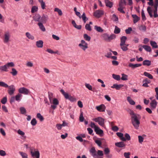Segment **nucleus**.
Returning a JSON list of instances; mask_svg holds the SVG:
<instances>
[{
  "label": "nucleus",
  "mask_w": 158,
  "mask_h": 158,
  "mask_svg": "<svg viewBox=\"0 0 158 158\" xmlns=\"http://www.w3.org/2000/svg\"><path fill=\"white\" fill-rule=\"evenodd\" d=\"M130 114L131 116V123L134 127L136 129H138L139 127L140 122V119L141 118V116L139 114H135L132 110H131Z\"/></svg>",
  "instance_id": "f257e3e1"
},
{
  "label": "nucleus",
  "mask_w": 158,
  "mask_h": 158,
  "mask_svg": "<svg viewBox=\"0 0 158 158\" xmlns=\"http://www.w3.org/2000/svg\"><path fill=\"white\" fill-rule=\"evenodd\" d=\"M33 20L35 22L46 23L48 19V16L47 15H43L41 16L39 14H36L33 17Z\"/></svg>",
  "instance_id": "f03ea898"
},
{
  "label": "nucleus",
  "mask_w": 158,
  "mask_h": 158,
  "mask_svg": "<svg viewBox=\"0 0 158 158\" xmlns=\"http://www.w3.org/2000/svg\"><path fill=\"white\" fill-rule=\"evenodd\" d=\"M90 152L94 158H102V156L103 155V153L102 151L98 150L97 152L95 148L93 147L90 149Z\"/></svg>",
  "instance_id": "7ed1b4c3"
},
{
  "label": "nucleus",
  "mask_w": 158,
  "mask_h": 158,
  "mask_svg": "<svg viewBox=\"0 0 158 158\" xmlns=\"http://www.w3.org/2000/svg\"><path fill=\"white\" fill-rule=\"evenodd\" d=\"M60 91L66 99L69 100L71 102L76 101V98L69 94L68 93H65L63 89H60Z\"/></svg>",
  "instance_id": "20e7f679"
},
{
  "label": "nucleus",
  "mask_w": 158,
  "mask_h": 158,
  "mask_svg": "<svg viewBox=\"0 0 158 158\" xmlns=\"http://www.w3.org/2000/svg\"><path fill=\"white\" fill-rule=\"evenodd\" d=\"M93 120L98 123V124L101 126H103L104 124L105 120L101 117H98L94 118Z\"/></svg>",
  "instance_id": "39448f33"
},
{
  "label": "nucleus",
  "mask_w": 158,
  "mask_h": 158,
  "mask_svg": "<svg viewBox=\"0 0 158 158\" xmlns=\"http://www.w3.org/2000/svg\"><path fill=\"white\" fill-rule=\"evenodd\" d=\"M10 33L8 31L6 32L4 35V37L3 38V42L5 43H7L10 40Z\"/></svg>",
  "instance_id": "423d86ee"
},
{
  "label": "nucleus",
  "mask_w": 158,
  "mask_h": 158,
  "mask_svg": "<svg viewBox=\"0 0 158 158\" xmlns=\"http://www.w3.org/2000/svg\"><path fill=\"white\" fill-rule=\"evenodd\" d=\"M9 88L8 90V93L10 95H12L14 94L15 90V88L13 85H11L9 86L8 87Z\"/></svg>",
  "instance_id": "0eeeda50"
},
{
  "label": "nucleus",
  "mask_w": 158,
  "mask_h": 158,
  "mask_svg": "<svg viewBox=\"0 0 158 158\" xmlns=\"http://www.w3.org/2000/svg\"><path fill=\"white\" fill-rule=\"evenodd\" d=\"M19 92L21 94H22L25 95H27L28 94L29 91V90L25 87H21L19 89Z\"/></svg>",
  "instance_id": "6e6552de"
},
{
  "label": "nucleus",
  "mask_w": 158,
  "mask_h": 158,
  "mask_svg": "<svg viewBox=\"0 0 158 158\" xmlns=\"http://www.w3.org/2000/svg\"><path fill=\"white\" fill-rule=\"evenodd\" d=\"M103 14V11L102 10H98L94 12V15L96 17L99 18L101 17Z\"/></svg>",
  "instance_id": "1a4fd4ad"
},
{
  "label": "nucleus",
  "mask_w": 158,
  "mask_h": 158,
  "mask_svg": "<svg viewBox=\"0 0 158 158\" xmlns=\"http://www.w3.org/2000/svg\"><path fill=\"white\" fill-rule=\"evenodd\" d=\"M156 3L154 4V8L155 10H154V16L155 18L158 17V15L157 14V7L158 6V1H156Z\"/></svg>",
  "instance_id": "9d476101"
},
{
  "label": "nucleus",
  "mask_w": 158,
  "mask_h": 158,
  "mask_svg": "<svg viewBox=\"0 0 158 158\" xmlns=\"http://www.w3.org/2000/svg\"><path fill=\"white\" fill-rule=\"evenodd\" d=\"M94 131L96 134L99 135L101 136H102L103 135V131L102 130L100 129L98 126L95 128Z\"/></svg>",
  "instance_id": "9b49d317"
},
{
  "label": "nucleus",
  "mask_w": 158,
  "mask_h": 158,
  "mask_svg": "<svg viewBox=\"0 0 158 158\" xmlns=\"http://www.w3.org/2000/svg\"><path fill=\"white\" fill-rule=\"evenodd\" d=\"M96 109L98 110L100 112H104L105 111L106 106L104 104H102L100 105L97 106Z\"/></svg>",
  "instance_id": "f8f14e48"
},
{
  "label": "nucleus",
  "mask_w": 158,
  "mask_h": 158,
  "mask_svg": "<svg viewBox=\"0 0 158 158\" xmlns=\"http://www.w3.org/2000/svg\"><path fill=\"white\" fill-rule=\"evenodd\" d=\"M143 84L142 85V86L145 87H149V85H148V84L151 83V81L148 80L147 78H145L143 80Z\"/></svg>",
  "instance_id": "ddd939ff"
},
{
  "label": "nucleus",
  "mask_w": 158,
  "mask_h": 158,
  "mask_svg": "<svg viewBox=\"0 0 158 158\" xmlns=\"http://www.w3.org/2000/svg\"><path fill=\"white\" fill-rule=\"evenodd\" d=\"M123 86V85L122 84H114L111 86V87L113 89H115L116 90H120L121 88Z\"/></svg>",
  "instance_id": "4468645a"
},
{
  "label": "nucleus",
  "mask_w": 158,
  "mask_h": 158,
  "mask_svg": "<svg viewBox=\"0 0 158 158\" xmlns=\"http://www.w3.org/2000/svg\"><path fill=\"white\" fill-rule=\"evenodd\" d=\"M127 39V37L125 36H123L121 37L120 38V45L123 46V45H124Z\"/></svg>",
  "instance_id": "2eb2a0df"
},
{
  "label": "nucleus",
  "mask_w": 158,
  "mask_h": 158,
  "mask_svg": "<svg viewBox=\"0 0 158 158\" xmlns=\"http://www.w3.org/2000/svg\"><path fill=\"white\" fill-rule=\"evenodd\" d=\"M31 153L33 157H35L36 158L40 156V153L38 151H35L34 152L31 151Z\"/></svg>",
  "instance_id": "dca6fc26"
},
{
  "label": "nucleus",
  "mask_w": 158,
  "mask_h": 158,
  "mask_svg": "<svg viewBox=\"0 0 158 158\" xmlns=\"http://www.w3.org/2000/svg\"><path fill=\"white\" fill-rule=\"evenodd\" d=\"M115 144L116 147L119 148H124L126 146L125 144L122 141L116 143Z\"/></svg>",
  "instance_id": "f3484780"
},
{
  "label": "nucleus",
  "mask_w": 158,
  "mask_h": 158,
  "mask_svg": "<svg viewBox=\"0 0 158 158\" xmlns=\"http://www.w3.org/2000/svg\"><path fill=\"white\" fill-rule=\"evenodd\" d=\"M150 106L153 109H155L157 106V103L155 99L152 100L150 103Z\"/></svg>",
  "instance_id": "a211bd4d"
},
{
  "label": "nucleus",
  "mask_w": 158,
  "mask_h": 158,
  "mask_svg": "<svg viewBox=\"0 0 158 158\" xmlns=\"http://www.w3.org/2000/svg\"><path fill=\"white\" fill-rule=\"evenodd\" d=\"M142 66L141 64H133L131 63H130L128 65L132 69H134L136 68L140 67Z\"/></svg>",
  "instance_id": "6ab92c4d"
},
{
  "label": "nucleus",
  "mask_w": 158,
  "mask_h": 158,
  "mask_svg": "<svg viewBox=\"0 0 158 158\" xmlns=\"http://www.w3.org/2000/svg\"><path fill=\"white\" fill-rule=\"evenodd\" d=\"M43 42L42 40H40L36 42V45L39 48H42L43 45Z\"/></svg>",
  "instance_id": "aec40b11"
},
{
  "label": "nucleus",
  "mask_w": 158,
  "mask_h": 158,
  "mask_svg": "<svg viewBox=\"0 0 158 158\" xmlns=\"http://www.w3.org/2000/svg\"><path fill=\"white\" fill-rule=\"evenodd\" d=\"M82 19L84 23H85L86 21L88 20V18L86 17L85 14L84 12L81 16L80 19Z\"/></svg>",
  "instance_id": "412c9836"
},
{
  "label": "nucleus",
  "mask_w": 158,
  "mask_h": 158,
  "mask_svg": "<svg viewBox=\"0 0 158 158\" xmlns=\"http://www.w3.org/2000/svg\"><path fill=\"white\" fill-rule=\"evenodd\" d=\"M43 23L39 22L37 24L38 26L39 27L40 30L43 31H46V29L43 25Z\"/></svg>",
  "instance_id": "4be33fe9"
},
{
  "label": "nucleus",
  "mask_w": 158,
  "mask_h": 158,
  "mask_svg": "<svg viewBox=\"0 0 158 158\" xmlns=\"http://www.w3.org/2000/svg\"><path fill=\"white\" fill-rule=\"evenodd\" d=\"M117 135L119 137L121 140L123 141H126V139L123 137V134L121 132H117L116 133Z\"/></svg>",
  "instance_id": "5701e85b"
},
{
  "label": "nucleus",
  "mask_w": 158,
  "mask_h": 158,
  "mask_svg": "<svg viewBox=\"0 0 158 158\" xmlns=\"http://www.w3.org/2000/svg\"><path fill=\"white\" fill-rule=\"evenodd\" d=\"M72 23L73 25V27L76 28L80 30L82 26L81 25H77L75 21L74 20H73L72 21Z\"/></svg>",
  "instance_id": "b1692460"
},
{
  "label": "nucleus",
  "mask_w": 158,
  "mask_h": 158,
  "mask_svg": "<svg viewBox=\"0 0 158 158\" xmlns=\"http://www.w3.org/2000/svg\"><path fill=\"white\" fill-rule=\"evenodd\" d=\"M106 5V6L110 8L112 7L113 5V3L110 2L109 0H104Z\"/></svg>",
  "instance_id": "393cba45"
},
{
  "label": "nucleus",
  "mask_w": 158,
  "mask_h": 158,
  "mask_svg": "<svg viewBox=\"0 0 158 158\" xmlns=\"http://www.w3.org/2000/svg\"><path fill=\"white\" fill-rule=\"evenodd\" d=\"M132 16L133 18V22L135 23L140 19V18L138 17L136 15H132Z\"/></svg>",
  "instance_id": "a878e982"
},
{
  "label": "nucleus",
  "mask_w": 158,
  "mask_h": 158,
  "mask_svg": "<svg viewBox=\"0 0 158 158\" xmlns=\"http://www.w3.org/2000/svg\"><path fill=\"white\" fill-rule=\"evenodd\" d=\"M26 37L29 39L33 40L34 39V36L31 35L29 32H27L25 33Z\"/></svg>",
  "instance_id": "bb28decb"
},
{
  "label": "nucleus",
  "mask_w": 158,
  "mask_h": 158,
  "mask_svg": "<svg viewBox=\"0 0 158 158\" xmlns=\"http://www.w3.org/2000/svg\"><path fill=\"white\" fill-rule=\"evenodd\" d=\"M142 47L146 51L149 52H151V49L150 46L147 45H143V46Z\"/></svg>",
  "instance_id": "cd10ccee"
},
{
  "label": "nucleus",
  "mask_w": 158,
  "mask_h": 158,
  "mask_svg": "<svg viewBox=\"0 0 158 158\" xmlns=\"http://www.w3.org/2000/svg\"><path fill=\"white\" fill-rule=\"evenodd\" d=\"M143 65L149 66L151 64V61L148 60H146L143 61Z\"/></svg>",
  "instance_id": "c85d7f7f"
},
{
  "label": "nucleus",
  "mask_w": 158,
  "mask_h": 158,
  "mask_svg": "<svg viewBox=\"0 0 158 158\" xmlns=\"http://www.w3.org/2000/svg\"><path fill=\"white\" fill-rule=\"evenodd\" d=\"M127 100L128 102H129L130 104L131 105H134L135 104V103L133 100L130 97H128L127 98Z\"/></svg>",
  "instance_id": "c756f323"
},
{
  "label": "nucleus",
  "mask_w": 158,
  "mask_h": 158,
  "mask_svg": "<svg viewBox=\"0 0 158 158\" xmlns=\"http://www.w3.org/2000/svg\"><path fill=\"white\" fill-rule=\"evenodd\" d=\"M94 29L97 31L99 32H102L103 31V30L100 27L97 25L95 26Z\"/></svg>",
  "instance_id": "7c9ffc66"
},
{
  "label": "nucleus",
  "mask_w": 158,
  "mask_h": 158,
  "mask_svg": "<svg viewBox=\"0 0 158 158\" xmlns=\"http://www.w3.org/2000/svg\"><path fill=\"white\" fill-rule=\"evenodd\" d=\"M38 2L40 3L41 7L43 10L45 9L46 6L45 2L43 0H38Z\"/></svg>",
  "instance_id": "2f4dec72"
},
{
  "label": "nucleus",
  "mask_w": 158,
  "mask_h": 158,
  "mask_svg": "<svg viewBox=\"0 0 158 158\" xmlns=\"http://www.w3.org/2000/svg\"><path fill=\"white\" fill-rule=\"evenodd\" d=\"M109 35L107 33H105L103 34L102 37L106 41L109 42Z\"/></svg>",
  "instance_id": "473e14b6"
},
{
  "label": "nucleus",
  "mask_w": 158,
  "mask_h": 158,
  "mask_svg": "<svg viewBox=\"0 0 158 158\" xmlns=\"http://www.w3.org/2000/svg\"><path fill=\"white\" fill-rule=\"evenodd\" d=\"M78 46L81 49L84 51H85L86 49L88 48V44H86L84 45H83L81 44H79Z\"/></svg>",
  "instance_id": "72a5a7b5"
},
{
  "label": "nucleus",
  "mask_w": 158,
  "mask_h": 158,
  "mask_svg": "<svg viewBox=\"0 0 158 158\" xmlns=\"http://www.w3.org/2000/svg\"><path fill=\"white\" fill-rule=\"evenodd\" d=\"M147 10L150 17L151 18L152 17H153V15L152 14V9L151 7L148 6L147 8Z\"/></svg>",
  "instance_id": "f704fd0d"
},
{
  "label": "nucleus",
  "mask_w": 158,
  "mask_h": 158,
  "mask_svg": "<svg viewBox=\"0 0 158 158\" xmlns=\"http://www.w3.org/2000/svg\"><path fill=\"white\" fill-rule=\"evenodd\" d=\"M150 44L153 48H157L158 47V45L155 41H151Z\"/></svg>",
  "instance_id": "c9c22d12"
},
{
  "label": "nucleus",
  "mask_w": 158,
  "mask_h": 158,
  "mask_svg": "<svg viewBox=\"0 0 158 158\" xmlns=\"http://www.w3.org/2000/svg\"><path fill=\"white\" fill-rule=\"evenodd\" d=\"M143 75L145 76L148 77L150 79H152L153 78L152 76L149 73L146 72H144Z\"/></svg>",
  "instance_id": "e433bc0d"
},
{
  "label": "nucleus",
  "mask_w": 158,
  "mask_h": 158,
  "mask_svg": "<svg viewBox=\"0 0 158 158\" xmlns=\"http://www.w3.org/2000/svg\"><path fill=\"white\" fill-rule=\"evenodd\" d=\"M7 68L6 65L3 66H0V70L2 71L7 72Z\"/></svg>",
  "instance_id": "4c0bfd02"
},
{
  "label": "nucleus",
  "mask_w": 158,
  "mask_h": 158,
  "mask_svg": "<svg viewBox=\"0 0 158 158\" xmlns=\"http://www.w3.org/2000/svg\"><path fill=\"white\" fill-rule=\"evenodd\" d=\"M48 98L51 103H52V101L53 99V94L51 92H48Z\"/></svg>",
  "instance_id": "58836bf2"
},
{
  "label": "nucleus",
  "mask_w": 158,
  "mask_h": 158,
  "mask_svg": "<svg viewBox=\"0 0 158 158\" xmlns=\"http://www.w3.org/2000/svg\"><path fill=\"white\" fill-rule=\"evenodd\" d=\"M126 5V2L125 0H120V2L119 3V7H123L124 5Z\"/></svg>",
  "instance_id": "ea45409f"
},
{
  "label": "nucleus",
  "mask_w": 158,
  "mask_h": 158,
  "mask_svg": "<svg viewBox=\"0 0 158 158\" xmlns=\"http://www.w3.org/2000/svg\"><path fill=\"white\" fill-rule=\"evenodd\" d=\"M112 77L115 80L117 81H119L120 79V77L118 75H116L114 74H113L112 75Z\"/></svg>",
  "instance_id": "a19ab883"
},
{
  "label": "nucleus",
  "mask_w": 158,
  "mask_h": 158,
  "mask_svg": "<svg viewBox=\"0 0 158 158\" xmlns=\"http://www.w3.org/2000/svg\"><path fill=\"white\" fill-rule=\"evenodd\" d=\"M116 35L112 33L110 35H109V42L111 40L115 39Z\"/></svg>",
  "instance_id": "79ce46f5"
},
{
  "label": "nucleus",
  "mask_w": 158,
  "mask_h": 158,
  "mask_svg": "<svg viewBox=\"0 0 158 158\" xmlns=\"http://www.w3.org/2000/svg\"><path fill=\"white\" fill-rule=\"evenodd\" d=\"M22 96V95L21 94H18L15 97V100L18 102H19L21 100Z\"/></svg>",
  "instance_id": "37998d69"
},
{
  "label": "nucleus",
  "mask_w": 158,
  "mask_h": 158,
  "mask_svg": "<svg viewBox=\"0 0 158 158\" xmlns=\"http://www.w3.org/2000/svg\"><path fill=\"white\" fill-rule=\"evenodd\" d=\"M7 69L9 68L10 67H12L15 66V64L13 62H10L6 63V64Z\"/></svg>",
  "instance_id": "c03bdc74"
},
{
  "label": "nucleus",
  "mask_w": 158,
  "mask_h": 158,
  "mask_svg": "<svg viewBox=\"0 0 158 158\" xmlns=\"http://www.w3.org/2000/svg\"><path fill=\"white\" fill-rule=\"evenodd\" d=\"M0 86L4 88H7L9 85L4 82L0 81Z\"/></svg>",
  "instance_id": "a18cd8bd"
},
{
  "label": "nucleus",
  "mask_w": 158,
  "mask_h": 158,
  "mask_svg": "<svg viewBox=\"0 0 158 158\" xmlns=\"http://www.w3.org/2000/svg\"><path fill=\"white\" fill-rule=\"evenodd\" d=\"M19 153L22 158H28V155L27 153L22 152H19Z\"/></svg>",
  "instance_id": "49530a36"
},
{
  "label": "nucleus",
  "mask_w": 158,
  "mask_h": 158,
  "mask_svg": "<svg viewBox=\"0 0 158 158\" xmlns=\"http://www.w3.org/2000/svg\"><path fill=\"white\" fill-rule=\"evenodd\" d=\"M84 39L86 41H89L91 39V37L90 36L88 35L87 34H84L83 35Z\"/></svg>",
  "instance_id": "de8ad7c7"
},
{
  "label": "nucleus",
  "mask_w": 158,
  "mask_h": 158,
  "mask_svg": "<svg viewBox=\"0 0 158 158\" xmlns=\"http://www.w3.org/2000/svg\"><path fill=\"white\" fill-rule=\"evenodd\" d=\"M53 105H58L59 104V102L58 99L56 98H54L52 100V103Z\"/></svg>",
  "instance_id": "09e8293b"
},
{
  "label": "nucleus",
  "mask_w": 158,
  "mask_h": 158,
  "mask_svg": "<svg viewBox=\"0 0 158 158\" xmlns=\"http://www.w3.org/2000/svg\"><path fill=\"white\" fill-rule=\"evenodd\" d=\"M20 110L21 112V113L22 114H25L26 113V110L25 108L23 107H20Z\"/></svg>",
  "instance_id": "8fccbe9b"
},
{
  "label": "nucleus",
  "mask_w": 158,
  "mask_h": 158,
  "mask_svg": "<svg viewBox=\"0 0 158 158\" xmlns=\"http://www.w3.org/2000/svg\"><path fill=\"white\" fill-rule=\"evenodd\" d=\"M54 11L57 12L58 13L59 15L60 16H61L63 14L62 10L58 8H55Z\"/></svg>",
  "instance_id": "3c124183"
},
{
  "label": "nucleus",
  "mask_w": 158,
  "mask_h": 158,
  "mask_svg": "<svg viewBox=\"0 0 158 158\" xmlns=\"http://www.w3.org/2000/svg\"><path fill=\"white\" fill-rule=\"evenodd\" d=\"M36 117L37 118H38L41 121H42L44 120V117L40 113L37 114Z\"/></svg>",
  "instance_id": "603ef678"
},
{
  "label": "nucleus",
  "mask_w": 158,
  "mask_h": 158,
  "mask_svg": "<svg viewBox=\"0 0 158 158\" xmlns=\"http://www.w3.org/2000/svg\"><path fill=\"white\" fill-rule=\"evenodd\" d=\"M38 7L36 6H34L32 7L31 12L32 13H34L37 12L38 10Z\"/></svg>",
  "instance_id": "864d4df0"
},
{
  "label": "nucleus",
  "mask_w": 158,
  "mask_h": 158,
  "mask_svg": "<svg viewBox=\"0 0 158 158\" xmlns=\"http://www.w3.org/2000/svg\"><path fill=\"white\" fill-rule=\"evenodd\" d=\"M120 32V29L117 26H115V28L114 31V33L116 34L119 33Z\"/></svg>",
  "instance_id": "5fc2aeb1"
},
{
  "label": "nucleus",
  "mask_w": 158,
  "mask_h": 158,
  "mask_svg": "<svg viewBox=\"0 0 158 158\" xmlns=\"http://www.w3.org/2000/svg\"><path fill=\"white\" fill-rule=\"evenodd\" d=\"M122 77L121 78L122 80L123 81H126L127 80L128 76L127 75L125 74L124 73L122 74Z\"/></svg>",
  "instance_id": "6e6d98bb"
},
{
  "label": "nucleus",
  "mask_w": 158,
  "mask_h": 158,
  "mask_svg": "<svg viewBox=\"0 0 158 158\" xmlns=\"http://www.w3.org/2000/svg\"><path fill=\"white\" fill-rule=\"evenodd\" d=\"M17 133L18 134L21 135L24 138H26V137L24 136L25 133L24 132L21 131L20 129H19L17 131Z\"/></svg>",
  "instance_id": "4d7b16f0"
},
{
  "label": "nucleus",
  "mask_w": 158,
  "mask_h": 158,
  "mask_svg": "<svg viewBox=\"0 0 158 158\" xmlns=\"http://www.w3.org/2000/svg\"><path fill=\"white\" fill-rule=\"evenodd\" d=\"M84 120V118L83 116V112L81 111L79 117V120L81 122H83Z\"/></svg>",
  "instance_id": "13d9d810"
},
{
  "label": "nucleus",
  "mask_w": 158,
  "mask_h": 158,
  "mask_svg": "<svg viewBox=\"0 0 158 158\" xmlns=\"http://www.w3.org/2000/svg\"><path fill=\"white\" fill-rule=\"evenodd\" d=\"M7 99L6 96L3 97L1 100V102L3 104H6L7 102Z\"/></svg>",
  "instance_id": "bf43d9fd"
},
{
  "label": "nucleus",
  "mask_w": 158,
  "mask_h": 158,
  "mask_svg": "<svg viewBox=\"0 0 158 158\" xmlns=\"http://www.w3.org/2000/svg\"><path fill=\"white\" fill-rule=\"evenodd\" d=\"M10 73L13 76H15L17 74V71L15 69L12 68V72H10Z\"/></svg>",
  "instance_id": "052dcab7"
},
{
  "label": "nucleus",
  "mask_w": 158,
  "mask_h": 158,
  "mask_svg": "<svg viewBox=\"0 0 158 158\" xmlns=\"http://www.w3.org/2000/svg\"><path fill=\"white\" fill-rule=\"evenodd\" d=\"M37 121L35 118H33L32 119V120L31 121V124L32 126H35L37 124Z\"/></svg>",
  "instance_id": "680f3d73"
},
{
  "label": "nucleus",
  "mask_w": 158,
  "mask_h": 158,
  "mask_svg": "<svg viewBox=\"0 0 158 158\" xmlns=\"http://www.w3.org/2000/svg\"><path fill=\"white\" fill-rule=\"evenodd\" d=\"M85 29L88 30L89 31H90L92 30V29L91 28V26L89 25V24H88L87 23L85 25Z\"/></svg>",
  "instance_id": "e2e57ef3"
},
{
  "label": "nucleus",
  "mask_w": 158,
  "mask_h": 158,
  "mask_svg": "<svg viewBox=\"0 0 158 158\" xmlns=\"http://www.w3.org/2000/svg\"><path fill=\"white\" fill-rule=\"evenodd\" d=\"M141 15L142 20L144 21L145 20H146V18L143 10H142Z\"/></svg>",
  "instance_id": "0e129e2a"
},
{
  "label": "nucleus",
  "mask_w": 158,
  "mask_h": 158,
  "mask_svg": "<svg viewBox=\"0 0 158 158\" xmlns=\"http://www.w3.org/2000/svg\"><path fill=\"white\" fill-rule=\"evenodd\" d=\"M139 142L140 143H141L143 142L144 138L141 135H139L138 136Z\"/></svg>",
  "instance_id": "69168bd1"
},
{
  "label": "nucleus",
  "mask_w": 158,
  "mask_h": 158,
  "mask_svg": "<svg viewBox=\"0 0 158 158\" xmlns=\"http://www.w3.org/2000/svg\"><path fill=\"white\" fill-rule=\"evenodd\" d=\"M132 29L131 27H129L128 29L125 30V32L127 34H130L131 33V32L132 31Z\"/></svg>",
  "instance_id": "338daca9"
},
{
  "label": "nucleus",
  "mask_w": 158,
  "mask_h": 158,
  "mask_svg": "<svg viewBox=\"0 0 158 158\" xmlns=\"http://www.w3.org/2000/svg\"><path fill=\"white\" fill-rule=\"evenodd\" d=\"M121 46V48L123 51H126L128 50V48L127 46L123 45V46Z\"/></svg>",
  "instance_id": "774afa93"
}]
</instances>
